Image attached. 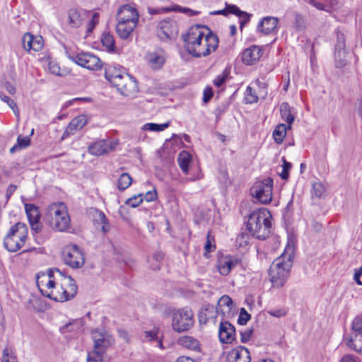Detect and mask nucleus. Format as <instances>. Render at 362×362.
<instances>
[{"instance_id":"nucleus-13","label":"nucleus","mask_w":362,"mask_h":362,"mask_svg":"<svg viewBox=\"0 0 362 362\" xmlns=\"http://www.w3.org/2000/svg\"><path fill=\"white\" fill-rule=\"evenodd\" d=\"M117 90L124 96L132 98L139 91L137 82L130 75H123V78L114 86Z\"/></svg>"},{"instance_id":"nucleus-28","label":"nucleus","mask_w":362,"mask_h":362,"mask_svg":"<svg viewBox=\"0 0 362 362\" xmlns=\"http://www.w3.org/2000/svg\"><path fill=\"white\" fill-rule=\"evenodd\" d=\"M123 75H127V74L115 65H109L105 67V77L113 86L119 82V80L123 78Z\"/></svg>"},{"instance_id":"nucleus-64","label":"nucleus","mask_w":362,"mask_h":362,"mask_svg":"<svg viewBox=\"0 0 362 362\" xmlns=\"http://www.w3.org/2000/svg\"><path fill=\"white\" fill-rule=\"evenodd\" d=\"M213 96V91L211 88H207L204 90L203 101L204 103L209 102Z\"/></svg>"},{"instance_id":"nucleus-48","label":"nucleus","mask_w":362,"mask_h":362,"mask_svg":"<svg viewBox=\"0 0 362 362\" xmlns=\"http://www.w3.org/2000/svg\"><path fill=\"white\" fill-rule=\"evenodd\" d=\"M335 50H345V37L344 33L340 31L337 33V43Z\"/></svg>"},{"instance_id":"nucleus-19","label":"nucleus","mask_w":362,"mask_h":362,"mask_svg":"<svg viewBox=\"0 0 362 362\" xmlns=\"http://www.w3.org/2000/svg\"><path fill=\"white\" fill-rule=\"evenodd\" d=\"M279 18L273 16L264 17L258 23L257 30L264 35L277 33Z\"/></svg>"},{"instance_id":"nucleus-9","label":"nucleus","mask_w":362,"mask_h":362,"mask_svg":"<svg viewBox=\"0 0 362 362\" xmlns=\"http://www.w3.org/2000/svg\"><path fill=\"white\" fill-rule=\"evenodd\" d=\"M218 38L209 29H207V33L204 42L202 43L197 49H192L190 54L195 57H206L211 52L216 51L218 46Z\"/></svg>"},{"instance_id":"nucleus-34","label":"nucleus","mask_w":362,"mask_h":362,"mask_svg":"<svg viewBox=\"0 0 362 362\" xmlns=\"http://www.w3.org/2000/svg\"><path fill=\"white\" fill-rule=\"evenodd\" d=\"M132 182V177L128 173H122L117 180V189L119 191H124L131 185Z\"/></svg>"},{"instance_id":"nucleus-25","label":"nucleus","mask_w":362,"mask_h":362,"mask_svg":"<svg viewBox=\"0 0 362 362\" xmlns=\"http://www.w3.org/2000/svg\"><path fill=\"white\" fill-rule=\"evenodd\" d=\"M346 345L356 352L362 353V333H354L350 331L344 335Z\"/></svg>"},{"instance_id":"nucleus-41","label":"nucleus","mask_w":362,"mask_h":362,"mask_svg":"<svg viewBox=\"0 0 362 362\" xmlns=\"http://www.w3.org/2000/svg\"><path fill=\"white\" fill-rule=\"evenodd\" d=\"M244 99L245 103L252 104L257 103L258 96L257 95L256 92L250 86H247L245 92Z\"/></svg>"},{"instance_id":"nucleus-40","label":"nucleus","mask_w":362,"mask_h":362,"mask_svg":"<svg viewBox=\"0 0 362 362\" xmlns=\"http://www.w3.org/2000/svg\"><path fill=\"white\" fill-rule=\"evenodd\" d=\"M45 65L47 66L49 71L52 74H54L56 76L62 75L60 72V66L55 61H53L48 58L45 61Z\"/></svg>"},{"instance_id":"nucleus-61","label":"nucleus","mask_w":362,"mask_h":362,"mask_svg":"<svg viewBox=\"0 0 362 362\" xmlns=\"http://www.w3.org/2000/svg\"><path fill=\"white\" fill-rule=\"evenodd\" d=\"M240 18V27L242 28L244 24L249 22L250 18V15H249L245 11H241L240 13L238 16Z\"/></svg>"},{"instance_id":"nucleus-15","label":"nucleus","mask_w":362,"mask_h":362,"mask_svg":"<svg viewBox=\"0 0 362 362\" xmlns=\"http://www.w3.org/2000/svg\"><path fill=\"white\" fill-rule=\"evenodd\" d=\"M25 211L33 232L39 233L42 225L40 221V213L37 206L33 204H25Z\"/></svg>"},{"instance_id":"nucleus-24","label":"nucleus","mask_w":362,"mask_h":362,"mask_svg":"<svg viewBox=\"0 0 362 362\" xmlns=\"http://www.w3.org/2000/svg\"><path fill=\"white\" fill-rule=\"evenodd\" d=\"M87 13L85 10L76 8H70L68 11V23L72 28H79L85 21Z\"/></svg>"},{"instance_id":"nucleus-21","label":"nucleus","mask_w":362,"mask_h":362,"mask_svg":"<svg viewBox=\"0 0 362 362\" xmlns=\"http://www.w3.org/2000/svg\"><path fill=\"white\" fill-rule=\"evenodd\" d=\"M219 339L222 343H231L235 337V329L230 322H221L219 325Z\"/></svg>"},{"instance_id":"nucleus-57","label":"nucleus","mask_w":362,"mask_h":362,"mask_svg":"<svg viewBox=\"0 0 362 362\" xmlns=\"http://www.w3.org/2000/svg\"><path fill=\"white\" fill-rule=\"evenodd\" d=\"M218 304L221 307L226 306L228 309H230L232 306L233 300L230 297L227 295H224L220 298Z\"/></svg>"},{"instance_id":"nucleus-55","label":"nucleus","mask_w":362,"mask_h":362,"mask_svg":"<svg viewBox=\"0 0 362 362\" xmlns=\"http://www.w3.org/2000/svg\"><path fill=\"white\" fill-rule=\"evenodd\" d=\"M253 334V329L247 328L244 331H240V341L243 343L247 342Z\"/></svg>"},{"instance_id":"nucleus-54","label":"nucleus","mask_w":362,"mask_h":362,"mask_svg":"<svg viewBox=\"0 0 362 362\" xmlns=\"http://www.w3.org/2000/svg\"><path fill=\"white\" fill-rule=\"evenodd\" d=\"M17 144L21 148H25L30 144V136H18L17 139Z\"/></svg>"},{"instance_id":"nucleus-36","label":"nucleus","mask_w":362,"mask_h":362,"mask_svg":"<svg viewBox=\"0 0 362 362\" xmlns=\"http://www.w3.org/2000/svg\"><path fill=\"white\" fill-rule=\"evenodd\" d=\"M59 272L60 273L59 270L57 269H49L48 271H47V274H42V279H46V281H45V289L49 291V289L53 290V288H54L55 287V282L54 280H52V277L54 276V272Z\"/></svg>"},{"instance_id":"nucleus-26","label":"nucleus","mask_w":362,"mask_h":362,"mask_svg":"<svg viewBox=\"0 0 362 362\" xmlns=\"http://www.w3.org/2000/svg\"><path fill=\"white\" fill-rule=\"evenodd\" d=\"M146 59L152 69H159L165 62V53L163 49L151 52L148 53Z\"/></svg>"},{"instance_id":"nucleus-50","label":"nucleus","mask_w":362,"mask_h":362,"mask_svg":"<svg viewBox=\"0 0 362 362\" xmlns=\"http://www.w3.org/2000/svg\"><path fill=\"white\" fill-rule=\"evenodd\" d=\"M291 168V163L287 162L284 158H283V165H282V171L280 173V176L283 180H287L289 176L288 171Z\"/></svg>"},{"instance_id":"nucleus-27","label":"nucleus","mask_w":362,"mask_h":362,"mask_svg":"<svg viewBox=\"0 0 362 362\" xmlns=\"http://www.w3.org/2000/svg\"><path fill=\"white\" fill-rule=\"evenodd\" d=\"M238 263V260L230 256L221 257L218 260L217 268L221 275L227 276Z\"/></svg>"},{"instance_id":"nucleus-35","label":"nucleus","mask_w":362,"mask_h":362,"mask_svg":"<svg viewBox=\"0 0 362 362\" xmlns=\"http://www.w3.org/2000/svg\"><path fill=\"white\" fill-rule=\"evenodd\" d=\"M286 125L280 124L277 125L273 132V137L276 143L280 144L283 142L286 134Z\"/></svg>"},{"instance_id":"nucleus-4","label":"nucleus","mask_w":362,"mask_h":362,"mask_svg":"<svg viewBox=\"0 0 362 362\" xmlns=\"http://www.w3.org/2000/svg\"><path fill=\"white\" fill-rule=\"evenodd\" d=\"M28 234L27 226L21 222L13 225L4 239V247L9 252L19 250L25 244Z\"/></svg>"},{"instance_id":"nucleus-39","label":"nucleus","mask_w":362,"mask_h":362,"mask_svg":"<svg viewBox=\"0 0 362 362\" xmlns=\"http://www.w3.org/2000/svg\"><path fill=\"white\" fill-rule=\"evenodd\" d=\"M335 66L339 69L343 68L346 63L345 59V50H335L334 54Z\"/></svg>"},{"instance_id":"nucleus-7","label":"nucleus","mask_w":362,"mask_h":362,"mask_svg":"<svg viewBox=\"0 0 362 362\" xmlns=\"http://www.w3.org/2000/svg\"><path fill=\"white\" fill-rule=\"evenodd\" d=\"M194 322L192 310L188 308L179 309L173 313L172 327L177 332L189 329Z\"/></svg>"},{"instance_id":"nucleus-17","label":"nucleus","mask_w":362,"mask_h":362,"mask_svg":"<svg viewBox=\"0 0 362 362\" xmlns=\"http://www.w3.org/2000/svg\"><path fill=\"white\" fill-rule=\"evenodd\" d=\"M226 362H251L250 353L243 346H236L227 353Z\"/></svg>"},{"instance_id":"nucleus-44","label":"nucleus","mask_w":362,"mask_h":362,"mask_svg":"<svg viewBox=\"0 0 362 362\" xmlns=\"http://www.w3.org/2000/svg\"><path fill=\"white\" fill-rule=\"evenodd\" d=\"M143 200V194H139L127 199L125 204L131 207L135 208L139 206L142 203Z\"/></svg>"},{"instance_id":"nucleus-53","label":"nucleus","mask_w":362,"mask_h":362,"mask_svg":"<svg viewBox=\"0 0 362 362\" xmlns=\"http://www.w3.org/2000/svg\"><path fill=\"white\" fill-rule=\"evenodd\" d=\"M214 242V238L211 235V233L209 232L207 234L206 242L204 245V249L206 252H211L213 250L215 249V245L213 244Z\"/></svg>"},{"instance_id":"nucleus-29","label":"nucleus","mask_w":362,"mask_h":362,"mask_svg":"<svg viewBox=\"0 0 362 362\" xmlns=\"http://www.w3.org/2000/svg\"><path fill=\"white\" fill-rule=\"evenodd\" d=\"M177 344L189 350L201 352L200 341L192 336L184 335L179 337Z\"/></svg>"},{"instance_id":"nucleus-58","label":"nucleus","mask_w":362,"mask_h":362,"mask_svg":"<svg viewBox=\"0 0 362 362\" xmlns=\"http://www.w3.org/2000/svg\"><path fill=\"white\" fill-rule=\"evenodd\" d=\"M171 9L168 7H160V8H148V12L151 15H157L160 13H165L170 11Z\"/></svg>"},{"instance_id":"nucleus-16","label":"nucleus","mask_w":362,"mask_h":362,"mask_svg":"<svg viewBox=\"0 0 362 362\" xmlns=\"http://www.w3.org/2000/svg\"><path fill=\"white\" fill-rule=\"evenodd\" d=\"M139 14L137 9L129 4L122 5L117 11V21L138 24Z\"/></svg>"},{"instance_id":"nucleus-37","label":"nucleus","mask_w":362,"mask_h":362,"mask_svg":"<svg viewBox=\"0 0 362 362\" xmlns=\"http://www.w3.org/2000/svg\"><path fill=\"white\" fill-rule=\"evenodd\" d=\"M101 42L109 52H112L115 48L114 36L110 33H104L101 37Z\"/></svg>"},{"instance_id":"nucleus-23","label":"nucleus","mask_w":362,"mask_h":362,"mask_svg":"<svg viewBox=\"0 0 362 362\" xmlns=\"http://www.w3.org/2000/svg\"><path fill=\"white\" fill-rule=\"evenodd\" d=\"M137 24L130 23H124V21H117L116 25V33L117 35L122 40H132L133 37V32Z\"/></svg>"},{"instance_id":"nucleus-60","label":"nucleus","mask_w":362,"mask_h":362,"mask_svg":"<svg viewBox=\"0 0 362 362\" xmlns=\"http://www.w3.org/2000/svg\"><path fill=\"white\" fill-rule=\"evenodd\" d=\"M226 15L231 13L238 16L241 13V10L235 5H226Z\"/></svg>"},{"instance_id":"nucleus-45","label":"nucleus","mask_w":362,"mask_h":362,"mask_svg":"<svg viewBox=\"0 0 362 362\" xmlns=\"http://www.w3.org/2000/svg\"><path fill=\"white\" fill-rule=\"evenodd\" d=\"M351 331L362 333V315H357L351 322Z\"/></svg>"},{"instance_id":"nucleus-22","label":"nucleus","mask_w":362,"mask_h":362,"mask_svg":"<svg viewBox=\"0 0 362 362\" xmlns=\"http://www.w3.org/2000/svg\"><path fill=\"white\" fill-rule=\"evenodd\" d=\"M262 55V49L259 46L253 45L243 50L242 61L245 64L252 65L257 62Z\"/></svg>"},{"instance_id":"nucleus-8","label":"nucleus","mask_w":362,"mask_h":362,"mask_svg":"<svg viewBox=\"0 0 362 362\" xmlns=\"http://www.w3.org/2000/svg\"><path fill=\"white\" fill-rule=\"evenodd\" d=\"M67 57L78 65L90 70H98L102 67L100 59L90 52H80L76 54L66 51Z\"/></svg>"},{"instance_id":"nucleus-20","label":"nucleus","mask_w":362,"mask_h":362,"mask_svg":"<svg viewBox=\"0 0 362 362\" xmlns=\"http://www.w3.org/2000/svg\"><path fill=\"white\" fill-rule=\"evenodd\" d=\"M22 44L23 48L27 51L39 52L42 47V37L27 33L23 37Z\"/></svg>"},{"instance_id":"nucleus-51","label":"nucleus","mask_w":362,"mask_h":362,"mask_svg":"<svg viewBox=\"0 0 362 362\" xmlns=\"http://www.w3.org/2000/svg\"><path fill=\"white\" fill-rule=\"evenodd\" d=\"M2 362H17L16 356L12 353L11 350L6 348L4 350Z\"/></svg>"},{"instance_id":"nucleus-43","label":"nucleus","mask_w":362,"mask_h":362,"mask_svg":"<svg viewBox=\"0 0 362 362\" xmlns=\"http://www.w3.org/2000/svg\"><path fill=\"white\" fill-rule=\"evenodd\" d=\"M293 26H294L295 29L298 31L304 30L306 28V23H305V18L299 13H296Z\"/></svg>"},{"instance_id":"nucleus-59","label":"nucleus","mask_w":362,"mask_h":362,"mask_svg":"<svg viewBox=\"0 0 362 362\" xmlns=\"http://www.w3.org/2000/svg\"><path fill=\"white\" fill-rule=\"evenodd\" d=\"M310 4L319 11H324L326 12L327 11V6L325 5V2L323 0H310Z\"/></svg>"},{"instance_id":"nucleus-18","label":"nucleus","mask_w":362,"mask_h":362,"mask_svg":"<svg viewBox=\"0 0 362 362\" xmlns=\"http://www.w3.org/2000/svg\"><path fill=\"white\" fill-rule=\"evenodd\" d=\"M88 124V119L86 115H81L77 117H75L71 121L69 122V125L66 127L65 131L63 133L62 139L69 137L71 135H73L76 132L81 129L84 126Z\"/></svg>"},{"instance_id":"nucleus-31","label":"nucleus","mask_w":362,"mask_h":362,"mask_svg":"<svg viewBox=\"0 0 362 362\" xmlns=\"http://www.w3.org/2000/svg\"><path fill=\"white\" fill-rule=\"evenodd\" d=\"M110 360V357L105 353L100 350H96L93 348V350L88 352L87 356V362H109Z\"/></svg>"},{"instance_id":"nucleus-3","label":"nucleus","mask_w":362,"mask_h":362,"mask_svg":"<svg viewBox=\"0 0 362 362\" xmlns=\"http://www.w3.org/2000/svg\"><path fill=\"white\" fill-rule=\"evenodd\" d=\"M46 216L49 226L57 231H67L71 227V219L67 208L63 202L50 204L47 208Z\"/></svg>"},{"instance_id":"nucleus-33","label":"nucleus","mask_w":362,"mask_h":362,"mask_svg":"<svg viewBox=\"0 0 362 362\" xmlns=\"http://www.w3.org/2000/svg\"><path fill=\"white\" fill-rule=\"evenodd\" d=\"M280 113L281 118L288 124V128L294 121V115L292 114L291 107L288 103H282L280 106Z\"/></svg>"},{"instance_id":"nucleus-42","label":"nucleus","mask_w":362,"mask_h":362,"mask_svg":"<svg viewBox=\"0 0 362 362\" xmlns=\"http://www.w3.org/2000/svg\"><path fill=\"white\" fill-rule=\"evenodd\" d=\"M0 99L9 106V107L13 110V113L16 117H19V110L17 107V105L11 98H10L8 96L4 95L2 92L0 91Z\"/></svg>"},{"instance_id":"nucleus-10","label":"nucleus","mask_w":362,"mask_h":362,"mask_svg":"<svg viewBox=\"0 0 362 362\" xmlns=\"http://www.w3.org/2000/svg\"><path fill=\"white\" fill-rule=\"evenodd\" d=\"M63 255L65 264L71 268H80L84 264L83 252L76 245H67L64 249Z\"/></svg>"},{"instance_id":"nucleus-46","label":"nucleus","mask_w":362,"mask_h":362,"mask_svg":"<svg viewBox=\"0 0 362 362\" xmlns=\"http://www.w3.org/2000/svg\"><path fill=\"white\" fill-rule=\"evenodd\" d=\"M250 241V237L248 234L242 233L236 238V243L240 247H245Z\"/></svg>"},{"instance_id":"nucleus-49","label":"nucleus","mask_w":362,"mask_h":362,"mask_svg":"<svg viewBox=\"0 0 362 362\" xmlns=\"http://www.w3.org/2000/svg\"><path fill=\"white\" fill-rule=\"evenodd\" d=\"M250 319V315L247 313L245 308H241L238 319V324L241 325H245L249 321Z\"/></svg>"},{"instance_id":"nucleus-32","label":"nucleus","mask_w":362,"mask_h":362,"mask_svg":"<svg viewBox=\"0 0 362 362\" xmlns=\"http://www.w3.org/2000/svg\"><path fill=\"white\" fill-rule=\"evenodd\" d=\"M141 339L143 341H155L156 343L157 346H158L161 349H164L162 340L158 337V329L144 332L143 335L141 336Z\"/></svg>"},{"instance_id":"nucleus-1","label":"nucleus","mask_w":362,"mask_h":362,"mask_svg":"<svg viewBox=\"0 0 362 362\" xmlns=\"http://www.w3.org/2000/svg\"><path fill=\"white\" fill-rule=\"evenodd\" d=\"M294 252V243L288 240L284 252L272 262L269 276L274 288H280L286 282L293 266Z\"/></svg>"},{"instance_id":"nucleus-14","label":"nucleus","mask_w":362,"mask_h":362,"mask_svg":"<svg viewBox=\"0 0 362 362\" xmlns=\"http://www.w3.org/2000/svg\"><path fill=\"white\" fill-rule=\"evenodd\" d=\"M118 144V140H100L89 146L88 152L94 156H102L115 151Z\"/></svg>"},{"instance_id":"nucleus-30","label":"nucleus","mask_w":362,"mask_h":362,"mask_svg":"<svg viewBox=\"0 0 362 362\" xmlns=\"http://www.w3.org/2000/svg\"><path fill=\"white\" fill-rule=\"evenodd\" d=\"M192 160V155L187 151H182L178 155L177 163L185 175L189 173V166Z\"/></svg>"},{"instance_id":"nucleus-11","label":"nucleus","mask_w":362,"mask_h":362,"mask_svg":"<svg viewBox=\"0 0 362 362\" xmlns=\"http://www.w3.org/2000/svg\"><path fill=\"white\" fill-rule=\"evenodd\" d=\"M203 28L204 27L197 25L194 27H192L184 36L185 47L189 53L192 49H197L198 46L204 42L206 33L203 32Z\"/></svg>"},{"instance_id":"nucleus-62","label":"nucleus","mask_w":362,"mask_h":362,"mask_svg":"<svg viewBox=\"0 0 362 362\" xmlns=\"http://www.w3.org/2000/svg\"><path fill=\"white\" fill-rule=\"evenodd\" d=\"M45 281H46V279H42V274L40 275V274H37V281H36V284H37V286L40 291V293L42 294V291H47L46 289H45Z\"/></svg>"},{"instance_id":"nucleus-52","label":"nucleus","mask_w":362,"mask_h":362,"mask_svg":"<svg viewBox=\"0 0 362 362\" xmlns=\"http://www.w3.org/2000/svg\"><path fill=\"white\" fill-rule=\"evenodd\" d=\"M228 78V74L226 71H223L221 74L218 75L214 80V84L215 86L219 88L221 87L226 81Z\"/></svg>"},{"instance_id":"nucleus-12","label":"nucleus","mask_w":362,"mask_h":362,"mask_svg":"<svg viewBox=\"0 0 362 362\" xmlns=\"http://www.w3.org/2000/svg\"><path fill=\"white\" fill-rule=\"evenodd\" d=\"M92 338L94 342L93 348L105 353L115 344L114 337L106 331L95 329L92 332Z\"/></svg>"},{"instance_id":"nucleus-38","label":"nucleus","mask_w":362,"mask_h":362,"mask_svg":"<svg viewBox=\"0 0 362 362\" xmlns=\"http://www.w3.org/2000/svg\"><path fill=\"white\" fill-rule=\"evenodd\" d=\"M170 126V122H165L163 124H156V123H146L144 124L141 127V129L144 131H150V132H162L165 130Z\"/></svg>"},{"instance_id":"nucleus-56","label":"nucleus","mask_w":362,"mask_h":362,"mask_svg":"<svg viewBox=\"0 0 362 362\" xmlns=\"http://www.w3.org/2000/svg\"><path fill=\"white\" fill-rule=\"evenodd\" d=\"M313 188L314 194L317 197H322L325 192V187L320 182L314 183Z\"/></svg>"},{"instance_id":"nucleus-63","label":"nucleus","mask_w":362,"mask_h":362,"mask_svg":"<svg viewBox=\"0 0 362 362\" xmlns=\"http://www.w3.org/2000/svg\"><path fill=\"white\" fill-rule=\"evenodd\" d=\"M354 279L358 285H362V266L356 269L354 275Z\"/></svg>"},{"instance_id":"nucleus-47","label":"nucleus","mask_w":362,"mask_h":362,"mask_svg":"<svg viewBox=\"0 0 362 362\" xmlns=\"http://www.w3.org/2000/svg\"><path fill=\"white\" fill-rule=\"evenodd\" d=\"M96 218H97V221H99L101 224H103L102 230L104 232H106L108 230L107 226L109 225V223H108L107 218H106L105 214L101 211L97 210L96 211Z\"/></svg>"},{"instance_id":"nucleus-2","label":"nucleus","mask_w":362,"mask_h":362,"mask_svg":"<svg viewBox=\"0 0 362 362\" xmlns=\"http://www.w3.org/2000/svg\"><path fill=\"white\" fill-rule=\"evenodd\" d=\"M271 215L266 209L254 211L249 216L247 222V229L252 237L264 240L271 233Z\"/></svg>"},{"instance_id":"nucleus-6","label":"nucleus","mask_w":362,"mask_h":362,"mask_svg":"<svg viewBox=\"0 0 362 362\" xmlns=\"http://www.w3.org/2000/svg\"><path fill=\"white\" fill-rule=\"evenodd\" d=\"M273 180L270 177L256 181L250 188V194L257 201L267 204L272 199Z\"/></svg>"},{"instance_id":"nucleus-5","label":"nucleus","mask_w":362,"mask_h":362,"mask_svg":"<svg viewBox=\"0 0 362 362\" xmlns=\"http://www.w3.org/2000/svg\"><path fill=\"white\" fill-rule=\"evenodd\" d=\"M77 293V286L74 280L67 276L57 291L52 290L42 291V295L57 302H64L73 298Z\"/></svg>"}]
</instances>
